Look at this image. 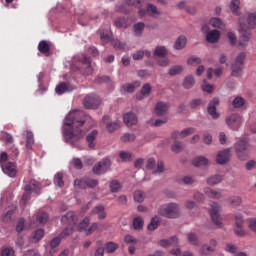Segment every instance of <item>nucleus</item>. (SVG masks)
Segmentation results:
<instances>
[{"label":"nucleus","instance_id":"f257e3e1","mask_svg":"<svg viewBox=\"0 0 256 256\" xmlns=\"http://www.w3.org/2000/svg\"><path fill=\"white\" fill-rule=\"evenodd\" d=\"M87 121V115L81 110H72L64 119L63 135L64 140L72 147H77L79 141L85 137L83 125Z\"/></svg>","mask_w":256,"mask_h":256},{"label":"nucleus","instance_id":"f03ea898","mask_svg":"<svg viewBox=\"0 0 256 256\" xmlns=\"http://www.w3.org/2000/svg\"><path fill=\"white\" fill-rule=\"evenodd\" d=\"M247 23H248V26L243 23L242 17L239 19V25H240L239 31L241 33L240 40H239L240 47H247V45L249 44V39L251 37V34L249 33V31H247V29H255L256 12L248 14Z\"/></svg>","mask_w":256,"mask_h":256},{"label":"nucleus","instance_id":"7ed1b4c3","mask_svg":"<svg viewBox=\"0 0 256 256\" xmlns=\"http://www.w3.org/2000/svg\"><path fill=\"white\" fill-rule=\"evenodd\" d=\"M73 71H79L84 77L93 75V67L91 66V58L85 54H80L76 58V63L72 65Z\"/></svg>","mask_w":256,"mask_h":256},{"label":"nucleus","instance_id":"20e7f679","mask_svg":"<svg viewBox=\"0 0 256 256\" xmlns=\"http://www.w3.org/2000/svg\"><path fill=\"white\" fill-rule=\"evenodd\" d=\"M158 213L162 217L175 219L176 217H179V206L175 203L165 204L158 209Z\"/></svg>","mask_w":256,"mask_h":256},{"label":"nucleus","instance_id":"39448f33","mask_svg":"<svg viewBox=\"0 0 256 256\" xmlns=\"http://www.w3.org/2000/svg\"><path fill=\"white\" fill-rule=\"evenodd\" d=\"M210 207L212 223H214L218 229H221V227H223V219H221V215L219 214L221 212V206L217 202H212Z\"/></svg>","mask_w":256,"mask_h":256},{"label":"nucleus","instance_id":"423d86ee","mask_svg":"<svg viewBox=\"0 0 256 256\" xmlns=\"http://www.w3.org/2000/svg\"><path fill=\"white\" fill-rule=\"evenodd\" d=\"M92 171L94 175H103L107 171H111V159L104 158L93 166Z\"/></svg>","mask_w":256,"mask_h":256},{"label":"nucleus","instance_id":"0eeeda50","mask_svg":"<svg viewBox=\"0 0 256 256\" xmlns=\"http://www.w3.org/2000/svg\"><path fill=\"white\" fill-rule=\"evenodd\" d=\"M83 105L85 109H99L101 105V98L97 94H88L83 100Z\"/></svg>","mask_w":256,"mask_h":256},{"label":"nucleus","instance_id":"6e6552de","mask_svg":"<svg viewBox=\"0 0 256 256\" xmlns=\"http://www.w3.org/2000/svg\"><path fill=\"white\" fill-rule=\"evenodd\" d=\"M0 139L2 141H5L4 146L7 147V149H9V151H11V153H13L15 157L19 155V148L14 145L15 140L13 138V135L4 132V135Z\"/></svg>","mask_w":256,"mask_h":256},{"label":"nucleus","instance_id":"1a4fd4ad","mask_svg":"<svg viewBox=\"0 0 256 256\" xmlns=\"http://www.w3.org/2000/svg\"><path fill=\"white\" fill-rule=\"evenodd\" d=\"M97 185H99V181L91 178H88L86 180H74V187H78V189H86V187H89L90 189H95Z\"/></svg>","mask_w":256,"mask_h":256},{"label":"nucleus","instance_id":"9d476101","mask_svg":"<svg viewBox=\"0 0 256 256\" xmlns=\"http://www.w3.org/2000/svg\"><path fill=\"white\" fill-rule=\"evenodd\" d=\"M243 63H245V53H240L232 65V75L233 77H239L241 69H243Z\"/></svg>","mask_w":256,"mask_h":256},{"label":"nucleus","instance_id":"9b49d317","mask_svg":"<svg viewBox=\"0 0 256 256\" xmlns=\"http://www.w3.org/2000/svg\"><path fill=\"white\" fill-rule=\"evenodd\" d=\"M61 223L64 227H76L77 226V216L75 212L69 211L61 218Z\"/></svg>","mask_w":256,"mask_h":256},{"label":"nucleus","instance_id":"f8f14e48","mask_svg":"<svg viewBox=\"0 0 256 256\" xmlns=\"http://www.w3.org/2000/svg\"><path fill=\"white\" fill-rule=\"evenodd\" d=\"M236 155L239 159L243 160L247 157V149L249 148V142L247 140H240L236 143Z\"/></svg>","mask_w":256,"mask_h":256},{"label":"nucleus","instance_id":"ddd939ff","mask_svg":"<svg viewBox=\"0 0 256 256\" xmlns=\"http://www.w3.org/2000/svg\"><path fill=\"white\" fill-rule=\"evenodd\" d=\"M243 225H245V220L243 219L242 214H236L235 215V234L238 235V237H243L245 235V230L243 229Z\"/></svg>","mask_w":256,"mask_h":256},{"label":"nucleus","instance_id":"4468645a","mask_svg":"<svg viewBox=\"0 0 256 256\" xmlns=\"http://www.w3.org/2000/svg\"><path fill=\"white\" fill-rule=\"evenodd\" d=\"M1 169L8 177H17V165L13 162H6L1 164Z\"/></svg>","mask_w":256,"mask_h":256},{"label":"nucleus","instance_id":"2eb2a0df","mask_svg":"<svg viewBox=\"0 0 256 256\" xmlns=\"http://www.w3.org/2000/svg\"><path fill=\"white\" fill-rule=\"evenodd\" d=\"M140 17H145V15H149L150 17L157 18L158 15H160L159 9L157 6L153 4H147L146 9H140L139 10Z\"/></svg>","mask_w":256,"mask_h":256},{"label":"nucleus","instance_id":"dca6fc26","mask_svg":"<svg viewBox=\"0 0 256 256\" xmlns=\"http://www.w3.org/2000/svg\"><path fill=\"white\" fill-rule=\"evenodd\" d=\"M226 124L230 129L237 131L239 127H241V116L238 114H232L226 118Z\"/></svg>","mask_w":256,"mask_h":256},{"label":"nucleus","instance_id":"f3484780","mask_svg":"<svg viewBox=\"0 0 256 256\" xmlns=\"http://www.w3.org/2000/svg\"><path fill=\"white\" fill-rule=\"evenodd\" d=\"M229 159H231V149L227 148L218 152L216 162L218 165H225V163H229Z\"/></svg>","mask_w":256,"mask_h":256},{"label":"nucleus","instance_id":"a211bd4d","mask_svg":"<svg viewBox=\"0 0 256 256\" xmlns=\"http://www.w3.org/2000/svg\"><path fill=\"white\" fill-rule=\"evenodd\" d=\"M217 105H219V98H214L208 104L207 111L212 119H219L220 117L219 112H217Z\"/></svg>","mask_w":256,"mask_h":256},{"label":"nucleus","instance_id":"6ab92c4d","mask_svg":"<svg viewBox=\"0 0 256 256\" xmlns=\"http://www.w3.org/2000/svg\"><path fill=\"white\" fill-rule=\"evenodd\" d=\"M97 137H99V131L92 130L86 135V143L90 149L97 147Z\"/></svg>","mask_w":256,"mask_h":256},{"label":"nucleus","instance_id":"aec40b11","mask_svg":"<svg viewBox=\"0 0 256 256\" xmlns=\"http://www.w3.org/2000/svg\"><path fill=\"white\" fill-rule=\"evenodd\" d=\"M102 122L106 125V129L109 133H113V131H117V129L121 127L119 121L111 122V118H109V116H103Z\"/></svg>","mask_w":256,"mask_h":256},{"label":"nucleus","instance_id":"412c9836","mask_svg":"<svg viewBox=\"0 0 256 256\" xmlns=\"http://www.w3.org/2000/svg\"><path fill=\"white\" fill-rule=\"evenodd\" d=\"M69 91H73V86L65 82L58 84L55 88L57 95H63L64 93H69Z\"/></svg>","mask_w":256,"mask_h":256},{"label":"nucleus","instance_id":"4be33fe9","mask_svg":"<svg viewBox=\"0 0 256 256\" xmlns=\"http://www.w3.org/2000/svg\"><path fill=\"white\" fill-rule=\"evenodd\" d=\"M169 111V104L165 102H157L155 106V113L158 117L165 115Z\"/></svg>","mask_w":256,"mask_h":256},{"label":"nucleus","instance_id":"5701e85b","mask_svg":"<svg viewBox=\"0 0 256 256\" xmlns=\"http://www.w3.org/2000/svg\"><path fill=\"white\" fill-rule=\"evenodd\" d=\"M217 248V240L211 239L210 245H204L201 248L202 255H209V253H213Z\"/></svg>","mask_w":256,"mask_h":256},{"label":"nucleus","instance_id":"b1692460","mask_svg":"<svg viewBox=\"0 0 256 256\" xmlns=\"http://www.w3.org/2000/svg\"><path fill=\"white\" fill-rule=\"evenodd\" d=\"M172 245L173 247H176V245H179V239L176 238V236H172L169 239H163L159 241L160 247H170Z\"/></svg>","mask_w":256,"mask_h":256},{"label":"nucleus","instance_id":"393cba45","mask_svg":"<svg viewBox=\"0 0 256 256\" xmlns=\"http://www.w3.org/2000/svg\"><path fill=\"white\" fill-rule=\"evenodd\" d=\"M153 87L151 84L146 83L142 86V89L140 91V95L137 96L138 101H141L144 97H149L151 95V90Z\"/></svg>","mask_w":256,"mask_h":256},{"label":"nucleus","instance_id":"a878e982","mask_svg":"<svg viewBox=\"0 0 256 256\" xmlns=\"http://www.w3.org/2000/svg\"><path fill=\"white\" fill-rule=\"evenodd\" d=\"M91 215H98V219H105V217H107V212H105V206H95L91 211Z\"/></svg>","mask_w":256,"mask_h":256},{"label":"nucleus","instance_id":"bb28decb","mask_svg":"<svg viewBox=\"0 0 256 256\" xmlns=\"http://www.w3.org/2000/svg\"><path fill=\"white\" fill-rule=\"evenodd\" d=\"M220 38L221 33L219 32V30H212L207 33L206 41H208V43H217Z\"/></svg>","mask_w":256,"mask_h":256},{"label":"nucleus","instance_id":"cd10ccee","mask_svg":"<svg viewBox=\"0 0 256 256\" xmlns=\"http://www.w3.org/2000/svg\"><path fill=\"white\" fill-rule=\"evenodd\" d=\"M192 165H194V167H207V165H209V159L204 156H197L193 159Z\"/></svg>","mask_w":256,"mask_h":256},{"label":"nucleus","instance_id":"c85d7f7f","mask_svg":"<svg viewBox=\"0 0 256 256\" xmlns=\"http://www.w3.org/2000/svg\"><path fill=\"white\" fill-rule=\"evenodd\" d=\"M24 135H26V147L28 149H32L33 144L35 143V137L33 135V132L27 130L24 132Z\"/></svg>","mask_w":256,"mask_h":256},{"label":"nucleus","instance_id":"c756f323","mask_svg":"<svg viewBox=\"0 0 256 256\" xmlns=\"http://www.w3.org/2000/svg\"><path fill=\"white\" fill-rule=\"evenodd\" d=\"M185 45H187V38H185V36H180L174 44V49L181 51V49L185 48Z\"/></svg>","mask_w":256,"mask_h":256},{"label":"nucleus","instance_id":"7c9ffc66","mask_svg":"<svg viewBox=\"0 0 256 256\" xmlns=\"http://www.w3.org/2000/svg\"><path fill=\"white\" fill-rule=\"evenodd\" d=\"M204 193L207 195V197H210V199H221V191L205 188Z\"/></svg>","mask_w":256,"mask_h":256},{"label":"nucleus","instance_id":"2f4dec72","mask_svg":"<svg viewBox=\"0 0 256 256\" xmlns=\"http://www.w3.org/2000/svg\"><path fill=\"white\" fill-rule=\"evenodd\" d=\"M38 51H40L43 55H47L51 51L49 47V43L45 40H42L38 44Z\"/></svg>","mask_w":256,"mask_h":256},{"label":"nucleus","instance_id":"473e14b6","mask_svg":"<svg viewBox=\"0 0 256 256\" xmlns=\"http://www.w3.org/2000/svg\"><path fill=\"white\" fill-rule=\"evenodd\" d=\"M223 181V176L219 174L212 175L207 178V184L208 185H217Z\"/></svg>","mask_w":256,"mask_h":256},{"label":"nucleus","instance_id":"72a5a7b5","mask_svg":"<svg viewBox=\"0 0 256 256\" xmlns=\"http://www.w3.org/2000/svg\"><path fill=\"white\" fill-rule=\"evenodd\" d=\"M241 2L239 0H232L230 3V9L234 15H240V6Z\"/></svg>","mask_w":256,"mask_h":256},{"label":"nucleus","instance_id":"f704fd0d","mask_svg":"<svg viewBox=\"0 0 256 256\" xmlns=\"http://www.w3.org/2000/svg\"><path fill=\"white\" fill-rule=\"evenodd\" d=\"M133 29H134V35H136V37H141V35H143V30L145 29V23L138 22L134 24Z\"/></svg>","mask_w":256,"mask_h":256},{"label":"nucleus","instance_id":"c9c22d12","mask_svg":"<svg viewBox=\"0 0 256 256\" xmlns=\"http://www.w3.org/2000/svg\"><path fill=\"white\" fill-rule=\"evenodd\" d=\"M115 25L118 29H127L129 27V20L127 18H118L115 20Z\"/></svg>","mask_w":256,"mask_h":256},{"label":"nucleus","instance_id":"e433bc0d","mask_svg":"<svg viewBox=\"0 0 256 256\" xmlns=\"http://www.w3.org/2000/svg\"><path fill=\"white\" fill-rule=\"evenodd\" d=\"M209 23L216 29H225V23L220 18H212Z\"/></svg>","mask_w":256,"mask_h":256},{"label":"nucleus","instance_id":"4c0bfd02","mask_svg":"<svg viewBox=\"0 0 256 256\" xmlns=\"http://www.w3.org/2000/svg\"><path fill=\"white\" fill-rule=\"evenodd\" d=\"M159 223H161V218H159V216H154L148 225V231H155V229L159 227Z\"/></svg>","mask_w":256,"mask_h":256},{"label":"nucleus","instance_id":"58836bf2","mask_svg":"<svg viewBox=\"0 0 256 256\" xmlns=\"http://www.w3.org/2000/svg\"><path fill=\"white\" fill-rule=\"evenodd\" d=\"M146 56V57H151V51L149 50H146V51H138L136 53L133 54V59L134 61H141V59H143V56Z\"/></svg>","mask_w":256,"mask_h":256},{"label":"nucleus","instance_id":"ea45409f","mask_svg":"<svg viewBox=\"0 0 256 256\" xmlns=\"http://www.w3.org/2000/svg\"><path fill=\"white\" fill-rule=\"evenodd\" d=\"M193 85H195V78H193L191 75L186 76L183 81V87L185 89H191Z\"/></svg>","mask_w":256,"mask_h":256},{"label":"nucleus","instance_id":"a19ab883","mask_svg":"<svg viewBox=\"0 0 256 256\" xmlns=\"http://www.w3.org/2000/svg\"><path fill=\"white\" fill-rule=\"evenodd\" d=\"M61 237H55L53 238L51 241H50V247H51V250H50V253L54 254V253H57V250H56V247H59V244L61 243Z\"/></svg>","mask_w":256,"mask_h":256},{"label":"nucleus","instance_id":"79ce46f5","mask_svg":"<svg viewBox=\"0 0 256 256\" xmlns=\"http://www.w3.org/2000/svg\"><path fill=\"white\" fill-rule=\"evenodd\" d=\"M89 223H91V219L89 217L84 218L78 225V230L81 232L87 233V227H89Z\"/></svg>","mask_w":256,"mask_h":256},{"label":"nucleus","instance_id":"37998d69","mask_svg":"<svg viewBox=\"0 0 256 256\" xmlns=\"http://www.w3.org/2000/svg\"><path fill=\"white\" fill-rule=\"evenodd\" d=\"M44 235H45V231L43 229H37L32 234V239H34L35 243H39V241L43 239Z\"/></svg>","mask_w":256,"mask_h":256},{"label":"nucleus","instance_id":"c03bdc74","mask_svg":"<svg viewBox=\"0 0 256 256\" xmlns=\"http://www.w3.org/2000/svg\"><path fill=\"white\" fill-rule=\"evenodd\" d=\"M54 184L57 185V187H64L65 182L63 181V172H58L54 176Z\"/></svg>","mask_w":256,"mask_h":256},{"label":"nucleus","instance_id":"a18cd8bd","mask_svg":"<svg viewBox=\"0 0 256 256\" xmlns=\"http://www.w3.org/2000/svg\"><path fill=\"white\" fill-rule=\"evenodd\" d=\"M213 73L216 77H219L223 73V69L217 68L213 71V68H209L207 70V77L208 79H213Z\"/></svg>","mask_w":256,"mask_h":256},{"label":"nucleus","instance_id":"49530a36","mask_svg":"<svg viewBox=\"0 0 256 256\" xmlns=\"http://www.w3.org/2000/svg\"><path fill=\"white\" fill-rule=\"evenodd\" d=\"M166 55H167V48H165L164 46L156 47L154 51L155 57H165Z\"/></svg>","mask_w":256,"mask_h":256},{"label":"nucleus","instance_id":"de8ad7c7","mask_svg":"<svg viewBox=\"0 0 256 256\" xmlns=\"http://www.w3.org/2000/svg\"><path fill=\"white\" fill-rule=\"evenodd\" d=\"M110 191H112V193H119V191H121V183L117 180H112L110 182Z\"/></svg>","mask_w":256,"mask_h":256},{"label":"nucleus","instance_id":"09e8293b","mask_svg":"<svg viewBox=\"0 0 256 256\" xmlns=\"http://www.w3.org/2000/svg\"><path fill=\"white\" fill-rule=\"evenodd\" d=\"M134 201H136V203H143V201H145V193L141 190L135 191Z\"/></svg>","mask_w":256,"mask_h":256},{"label":"nucleus","instance_id":"8fccbe9b","mask_svg":"<svg viewBox=\"0 0 256 256\" xmlns=\"http://www.w3.org/2000/svg\"><path fill=\"white\" fill-rule=\"evenodd\" d=\"M232 105L236 109H239L240 107H243L245 105V99H243V97L241 96H238L234 98V100L232 101Z\"/></svg>","mask_w":256,"mask_h":256},{"label":"nucleus","instance_id":"3c124183","mask_svg":"<svg viewBox=\"0 0 256 256\" xmlns=\"http://www.w3.org/2000/svg\"><path fill=\"white\" fill-rule=\"evenodd\" d=\"M118 248L119 245H117V243L115 242H108L105 245V249L108 253H115V251H117Z\"/></svg>","mask_w":256,"mask_h":256},{"label":"nucleus","instance_id":"603ef678","mask_svg":"<svg viewBox=\"0 0 256 256\" xmlns=\"http://www.w3.org/2000/svg\"><path fill=\"white\" fill-rule=\"evenodd\" d=\"M143 225H144L143 218H141L140 216L134 218L133 220L134 229L136 230L143 229Z\"/></svg>","mask_w":256,"mask_h":256},{"label":"nucleus","instance_id":"864d4df0","mask_svg":"<svg viewBox=\"0 0 256 256\" xmlns=\"http://www.w3.org/2000/svg\"><path fill=\"white\" fill-rule=\"evenodd\" d=\"M73 229H75V227L66 226V229L62 230L59 237L62 239H67V237L73 233Z\"/></svg>","mask_w":256,"mask_h":256},{"label":"nucleus","instance_id":"5fc2aeb1","mask_svg":"<svg viewBox=\"0 0 256 256\" xmlns=\"http://www.w3.org/2000/svg\"><path fill=\"white\" fill-rule=\"evenodd\" d=\"M1 256H15V249L12 247L1 248Z\"/></svg>","mask_w":256,"mask_h":256},{"label":"nucleus","instance_id":"6e6d98bb","mask_svg":"<svg viewBox=\"0 0 256 256\" xmlns=\"http://www.w3.org/2000/svg\"><path fill=\"white\" fill-rule=\"evenodd\" d=\"M38 223H47V220L49 219V214L46 212H39L36 217Z\"/></svg>","mask_w":256,"mask_h":256},{"label":"nucleus","instance_id":"4d7b16f0","mask_svg":"<svg viewBox=\"0 0 256 256\" xmlns=\"http://www.w3.org/2000/svg\"><path fill=\"white\" fill-rule=\"evenodd\" d=\"M188 241L191 245H194L195 247L199 245V239L197 238V235L195 233L188 234Z\"/></svg>","mask_w":256,"mask_h":256},{"label":"nucleus","instance_id":"13d9d810","mask_svg":"<svg viewBox=\"0 0 256 256\" xmlns=\"http://www.w3.org/2000/svg\"><path fill=\"white\" fill-rule=\"evenodd\" d=\"M241 203H243V200H241V197L239 196H233L230 198V205H232V207H239Z\"/></svg>","mask_w":256,"mask_h":256},{"label":"nucleus","instance_id":"bf43d9fd","mask_svg":"<svg viewBox=\"0 0 256 256\" xmlns=\"http://www.w3.org/2000/svg\"><path fill=\"white\" fill-rule=\"evenodd\" d=\"M183 71V66L177 65L169 69V75H179Z\"/></svg>","mask_w":256,"mask_h":256},{"label":"nucleus","instance_id":"052dcab7","mask_svg":"<svg viewBox=\"0 0 256 256\" xmlns=\"http://www.w3.org/2000/svg\"><path fill=\"white\" fill-rule=\"evenodd\" d=\"M111 44L114 47V49H118L119 51H123V49H125V43L119 40H112Z\"/></svg>","mask_w":256,"mask_h":256},{"label":"nucleus","instance_id":"680f3d73","mask_svg":"<svg viewBox=\"0 0 256 256\" xmlns=\"http://www.w3.org/2000/svg\"><path fill=\"white\" fill-rule=\"evenodd\" d=\"M173 153H181L183 151V143L175 142L171 147Z\"/></svg>","mask_w":256,"mask_h":256},{"label":"nucleus","instance_id":"e2e57ef3","mask_svg":"<svg viewBox=\"0 0 256 256\" xmlns=\"http://www.w3.org/2000/svg\"><path fill=\"white\" fill-rule=\"evenodd\" d=\"M214 89V85L207 84V81L204 80V83L202 84V91H205L206 93H213Z\"/></svg>","mask_w":256,"mask_h":256},{"label":"nucleus","instance_id":"0e129e2a","mask_svg":"<svg viewBox=\"0 0 256 256\" xmlns=\"http://www.w3.org/2000/svg\"><path fill=\"white\" fill-rule=\"evenodd\" d=\"M188 65H201V58L192 56L187 61Z\"/></svg>","mask_w":256,"mask_h":256},{"label":"nucleus","instance_id":"69168bd1","mask_svg":"<svg viewBox=\"0 0 256 256\" xmlns=\"http://www.w3.org/2000/svg\"><path fill=\"white\" fill-rule=\"evenodd\" d=\"M25 229V219L21 218L19 219L17 225H16V231L17 233H22V231Z\"/></svg>","mask_w":256,"mask_h":256},{"label":"nucleus","instance_id":"338daca9","mask_svg":"<svg viewBox=\"0 0 256 256\" xmlns=\"http://www.w3.org/2000/svg\"><path fill=\"white\" fill-rule=\"evenodd\" d=\"M99 227V223L94 222L91 224V226L86 230V235H91L93 233H95V231H97Z\"/></svg>","mask_w":256,"mask_h":256},{"label":"nucleus","instance_id":"774afa93","mask_svg":"<svg viewBox=\"0 0 256 256\" xmlns=\"http://www.w3.org/2000/svg\"><path fill=\"white\" fill-rule=\"evenodd\" d=\"M72 165L75 167V169H83V161L79 158H74L72 160Z\"/></svg>","mask_w":256,"mask_h":256}]
</instances>
